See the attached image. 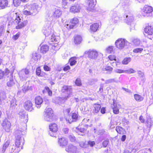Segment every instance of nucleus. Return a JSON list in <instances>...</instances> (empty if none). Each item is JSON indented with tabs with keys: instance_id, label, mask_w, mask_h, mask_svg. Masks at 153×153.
Instances as JSON below:
<instances>
[{
	"instance_id": "f257e3e1",
	"label": "nucleus",
	"mask_w": 153,
	"mask_h": 153,
	"mask_svg": "<svg viewBox=\"0 0 153 153\" xmlns=\"http://www.w3.org/2000/svg\"><path fill=\"white\" fill-rule=\"evenodd\" d=\"M26 128L25 126L23 128H21L19 129H17L15 132L16 137L15 141V146H13L12 148L10 153H18L23 149V146L24 143V140L21 135H24L25 134Z\"/></svg>"
},
{
	"instance_id": "f03ea898",
	"label": "nucleus",
	"mask_w": 153,
	"mask_h": 153,
	"mask_svg": "<svg viewBox=\"0 0 153 153\" xmlns=\"http://www.w3.org/2000/svg\"><path fill=\"white\" fill-rule=\"evenodd\" d=\"M25 7L23 13L26 15H35L40 9V7L36 3H33L30 5L27 4Z\"/></svg>"
},
{
	"instance_id": "7ed1b4c3",
	"label": "nucleus",
	"mask_w": 153,
	"mask_h": 153,
	"mask_svg": "<svg viewBox=\"0 0 153 153\" xmlns=\"http://www.w3.org/2000/svg\"><path fill=\"white\" fill-rule=\"evenodd\" d=\"M12 22L15 25H18L16 26V28L17 29H20L26 26L27 23V21L20 22L21 19L17 13H14L13 14Z\"/></svg>"
},
{
	"instance_id": "20e7f679",
	"label": "nucleus",
	"mask_w": 153,
	"mask_h": 153,
	"mask_svg": "<svg viewBox=\"0 0 153 153\" xmlns=\"http://www.w3.org/2000/svg\"><path fill=\"white\" fill-rule=\"evenodd\" d=\"M123 17L124 22L128 25H131L134 20L133 14L128 10L125 11Z\"/></svg>"
},
{
	"instance_id": "39448f33",
	"label": "nucleus",
	"mask_w": 153,
	"mask_h": 153,
	"mask_svg": "<svg viewBox=\"0 0 153 153\" xmlns=\"http://www.w3.org/2000/svg\"><path fill=\"white\" fill-rule=\"evenodd\" d=\"M115 45L117 48L121 50L129 46V43L125 39L120 38L116 41Z\"/></svg>"
},
{
	"instance_id": "423d86ee",
	"label": "nucleus",
	"mask_w": 153,
	"mask_h": 153,
	"mask_svg": "<svg viewBox=\"0 0 153 153\" xmlns=\"http://www.w3.org/2000/svg\"><path fill=\"white\" fill-rule=\"evenodd\" d=\"M51 12L50 11L48 14L49 19H48L49 21H52L54 18L57 17H59L62 14V11L58 8H56L55 9V10L51 14Z\"/></svg>"
},
{
	"instance_id": "0eeeda50",
	"label": "nucleus",
	"mask_w": 153,
	"mask_h": 153,
	"mask_svg": "<svg viewBox=\"0 0 153 153\" xmlns=\"http://www.w3.org/2000/svg\"><path fill=\"white\" fill-rule=\"evenodd\" d=\"M53 113L52 109L48 108L46 109L44 115V120L48 122H51L53 120Z\"/></svg>"
},
{
	"instance_id": "6e6552de",
	"label": "nucleus",
	"mask_w": 153,
	"mask_h": 153,
	"mask_svg": "<svg viewBox=\"0 0 153 153\" xmlns=\"http://www.w3.org/2000/svg\"><path fill=\"white\" fill-rule=\"evenodd\" d=\"M49 127L50 130L49 134L51 136L55 137L58 130L57 125L55 123H51L50 124Z\"/></svg>"
},
{
	"instance_id": "1a4fd4ad",
	"label": "nucleus",
	"mask_w": 153,
	"mask_h": 153,
	"mask_svg": "<svg viewBox=\"0 0 153 153\" xmlns=\"http://www.w3.org/2000/svg\"><path fill=\"white\" fill-rule=\"evenodd\" d=\"M30 73L27 69H23L19 72V75L20 79L22 81L26 80L29 76Z\"/></svg>"
},
{
	"instance_id": "9d476101",
	"label": "nucleus",
	"mask_w": 153,
	"mask_h": 153,
	"mask_svg": "<svg viewBox=\"0 0 153 153\" xmlns=\"http://www.w3.org/2000/svg\"><path fill=\"white\" fill-rule=\"evenodd\" d=\"M85 53L88 55L90 59H95L98 56L97 52L94 50L90 49L88 51H86Z\"/></svg>"
},
{
	"instance_id": "9b49d317",
	"label": "nucleus",
	"mask_w": 153,
	"mask_h": 153,
	"mask_svg": "<svg viewBox=\"0 0 153 153\" xmlns=\"http://www.w3.org/2000/svg\"><path fill=\"white\" fill-rule=\"evenodd\" d=\"M78 22L77 18H74L71 20L69 24L67 22H65V26L68 29H71L73 28L75 25Z\"/></svg>"
},
{
	"instance_id": "f8f14e48",
	"label": "nucleus",
	"mask_w": 153,
	"mask_h": 153,
	"mask_svg": "<svg viewBox=\"0 0 153 153\" xmlns=\"http://www.w3.org/2000/svg\"><path fill=\"white\" fill-rule=\"evenodd\" d=\"M66 151L69 153H80L77 150L76 147L71 144H69L65 148Z\"/></svg>"
},
{
	"instance_id": "ddd939ff",
	"label": "nucleus",
	"mask_w": 153,
	"mask_h": 153,
	"mask_svg": "<svg viewBox=\"0 0 153 153\" xmlns=\"http://www.w3.org/2000/svg\"><path fill=\"white\" fill-rule=\"evenodd\" d=\"M87 3L88 4L87 10L89 11L94 12V7L96 3V0H88Z\"/></svg>"
},
{
	"instance_id": "4468645a",
	"label": "nucleus",
	"mask_w": 153,
	"mask_h": 153,
	"mask_svg": "<svg viewBox=\"0 0 153 153\" xmlns=\"http://www.w3.org/2000/svg\"><path fill=\"white\" fill-rule=\"evenodd\" d=\"M111 107L113 110L114 113L117 114L119 113V109L121 107V106L119 104H117L114 100L113 104L111 105Z\"/></svg>"
},
{
	"instance_id": "2eb2a0df",
	"label": "nucleus",
	"mask_w": 153,
	"mask_h": 153,
	"mask_svg": "<svg viewBox=\"0 0 153 153\" xmlns=\"http://www.w3.org/2000/svg\"><path fill=\"white\" fill-rule=\"evenodd\" d=\"M80 4L78 3H75L74 5L71 6L70 8V11L73 13L79 12L81 9Z\"/></svg>"
},
{
	"instance_id": "dca6fc26",
	"label": "nucleus",
	"mask_w": 153,
	"mask_h": 153,
	"mask_svg": "<svg viewBox=\"0 0 153 153\" xmlns=\"http://www.w3.org/2000/svg\"><path fill=\"white\" fill-rule=\"evenodd\" d=\"M2 126L5 131L8 132L11 131V123L7 120H4L2 123Z\"/></svg>"
},
{
	"instance_id": "f3484780",
	"label": "nucleus",
	"mask_w": 153,
	"mask_h": 153,
	"mask_svg": "<svg viewBox=\"0 0 153 153\" xmlns=\"http://www.w3.org/2000/svg\"><path fill=\"white\" fill-rule=\"evenodd\" d=\"M152 11L153 8L152 7L145 6L142 10V13L144 16H148L147 14L151 13Z\"/></svg>"
},
{
	"instance_id": "a211bd4d",
	"label": "nucleus",
	"mask_w": 153,
	"mask_h": 153,
	"mask_svg": "<svg viewBox=\"0 0 153 153\" xmlns=\"http://www.w3.org/2000/svg\"><path fill=\"white\" fill-rule=\"evenodd\" d=\"M119 20V18L117 16V12H114L111 16V18L109 20V22L111 24H113L117 23Z\"/></svg>"
},
{
	"instance_id": "6ab92c4d",
	"label": "nucleus",
	"mask_w": 153,
	"mask_h": 153,
	"mask_svg": "<svg viewBox=\"0 0 153 153\" xmlns=\"http://www.w3.org/2000/svg\"><path fill=\"white\" fill-rule=\"evenodd\" d=\"M19 114L20 118L21 119H24L25 120H23V121L25 123H27V114H26L25 112V111H23L19 112ZM24 125L25 126H26L25 123Z\"/></svg>"
},
{
	"instance_id": "aec40b11",
	"label": "nucleus",
	"mask_w": 153,
	"mask_h": 153,
	"mask_svg": "<svg viewBox=\"0 0 153 153\" xmlns=\"http://www.w3.org/2000/svg\"><path fill=\"white\" fill-rule=\"evenodd\" d=\"M41 57V56L38 52H33L32 54L31 61H33V63H36L40 59Z\"/></svg>"
},
{
	"instance_id": "412c9836",
	"label": "nucleus",
	"mask_w": 153,
	"mask_h": 153,
	"mask_svg": "<svg viewBox=\"0 0 153 153\" xmlns=\"http://www.w3.org/2000/svg\"><path fill=\"white\" fill-rule=\"evenodd\" d=\"M60 39V37L59 36H55L54 34H52L51 37L50 38V41L54 43V45L53 46L56 47L55 44H57L59 42Z\"/></svg>"
},
{
	"instance_id": "4be33fe9",
	"label": "nucleus",
	"mask_w": 153,
	"mask_h": 153,
	"mask_svg": "<svg viewBox=\"0 0 153 153\" xmlns=\"http://www.w3.org/2000/svg\"><path fill=\"white\" fill-rule=\"evenodd\" d=\"M62 92H67L68 95L67 96H70L71 97V95L72 94V90L70 86H64L63 87L62 89Z\"/></svg>"
},
{
	"instance_id": "5701e85b",
	"label": "nucleus",
	"mask_w": 153,
	"mask_h": 153,
	"mask_svg": "<svg viewBox=\"0 0 153 153\" xmlns=\"http://www.w3.org/2000/svg\"><path fill=\"white\" fill-rule=\"evenodd\" d=\"M70 97V96H65L63 97H57L56 99L55 102L59 105L63 103L65 100Z\"/></svg>"
},
{
	"instance_id": "b1692460",
	"label": "nucleus",
	"mask_w": 153,
	"mask_h": 153,
	"mask_svg": "<svg viewBox=\"0 0 153 153\" xmlns=\"http://www.w3.org/2000/svg\"><path fill=\"white\" fill-rule=\"evenodd\" d=\"M10 108L15 111L17 109L18 106L16 104V101L15 98L13 99L10 102Z\"/></svg>"
},
{
	"instance_id": "393cba45",
	"label": "nucleus",
	"mask_w": 153,
	"mask_h": 153,
	"mask_svg": "<svg viewBox=\"0 0 153 153\" xmlns=\"http://www.w3.org/2000/svg\"><path fill=\"white\" fill-rule=\"evenodd\" d=\"M33 104L30 101H27L25 102L24 107L25 109L29 111H31L33 110Z\"/></svg>"
},
{
	"instance_id": "a878e982",
	"label": "nucleus",
	"mask_w": 153,
	"mask_h": 153,
	"mask_svg": "<svg viewBox=\"0 0 153 153\" xmlns=\"http://www.w3.org/2000/svg\"><path fill=\"white\" fill-rule=\"evenodd\" d=\"M35 101L36 106L37 108H39L41 107V105L43 102V99L40 96L36 97L35 100Z\"/></svg>"
},
{
	"instance_id": "bb28decb",
	"label": "nucleus",
	"mask_w": 153,
	"mask_h": 153,
	"mask_svg": "<svg viewBox=\"0 0 153 153\" xmlns=\"http://www.w3.org/2000/svg\"><path fill=\"white\" fill-rule=\"evenodd\" d=\"M58 143L60 146L63 147L65 146L68 143V140L64 137L59 138Z\"/></svg>"
},
{
	"instance_id": "cd10ccee",
	"label": "nucleus",
	"mask_w": 153,
	"mask_h": 153,
	"mask_svg": "<svg viewBox=\"0 0 153 153\" xmlns=\"http://www.w3.org/2000/svg\"><path fill=\"white\" fill-rule=\"evenodd\" d=\"M146 33L148 35H152L153 34V27L151 25H148L144 29Z\"/></svg>"
},
{
	"instance_id": "c85d7f7f",
	"label": "nucleus",
	"mask_w": 153,
	"mask_h": 153,
	"mask_svg": "<svg viewBox=\"0 0 153 153\" xmlns=\"http://www.w3.org/2000/svg\"><path fill=\"white\" fill-rule=\"evenodd\" d=\"M42 32L46 37L48 36L51 32V27L49 26L47 27H44L42 30Z\"/></svg>"
},
{
	"instance_id": "c756f323",
	"label": "nucleus",
	"mask_w": 153,
	"mask_h": 153,
	"mask_svg": "<svg viewBox=\"0 0 153 153\" xmlns=\"http://www.w3.org/2000/svg\"><path fill=\"white\" fill-rule=\"evenodd\" d=\"M7 97L6 94L4 92L0 93V105L4 103V101L5 100Z\"/></svg>"
},
{
	"instance_id": "7c9ffc66",
	"label": "nucleus",
	"mask_w": 153,
	"mask_h": 153,
	"mask_svg": "<svg viewBox=\"0 0 153 153\" xmlns=\"http://www.w3.org/2000/svg\"><path fill=\"white\" fill-rule=\"evenodd\" d=\"M8 1L7 0H0V9H3L7 6Z\"/></svg>"
},
{
	"instance_id": "2f4dec72",
	"label": "nucleus",
	"mask_w": 153,
	"mask_h": 153,
	"mask_svg": "<svg viewBox=\"0 0 153 153\" xmlns=\"http://www.w3.org/2000/svg\"><path fill=\"white\" fill-rule=\"evenodd\" d=\"M146 123L147 127L150 128L153 124L152 118L149 116L147 115L146 117Z\"/></svg>"
},
{
	"instance_id": "473e14b6",
	"label": "nucleus",
	"mask_w": 153,
	"mask_h": 153,
	"mask_svg": "<svg viewBox=\"0 0 153 153\" xmlns=\"http://www.w3.org/2000/svg\"><path fill=\"white\" fill-rule=\"evenodd\" d=\"M99 27L98 24L97 23H95L91 25L90 26V32H95L97 31Z\"/></svg>"
},
{
	"instance_id": "72a5a7b5",
	"label": "nucleus",
	"mask_w": 153,
	"mask_h": 153,
	"mask_svg": "<svg viewBox=\"0 0 153 153\" xmlns=\"http://www.w3.org/2000/svg\"><path fill=\"white\" fill-rule=\"evenodd\" d=\"M49 50V47L46 45H43L41 47L40 51V52L43 53H46Z\"/></svg>"
},
{
	"instance_id": "f704fd0d",
	"label": "nucleus",
	"mask_w": 153,
	"mask_h": 153,
	"mask_svg": "<svg viewBox=\"0 0 153 153\" xmlns=\"http://www.w3.org/2000/svg\"><path fill=\"white\" fill-rule=\"evenodd\" d=\"M82 41L81 37L79 35H76L74 37V42L76 44L78 45Z\"/></svg>"
},
{
	"instance_id": "c9c22d12",
	"label": "nucleus",
	"mask_w": 153,
	"mask_h": 153,
	"mask_svg": "<svg viewBox=\"0 0 153 153\" xmlns=\"http://www.w3.org/2000/svg\"><path fill=\"white\" fill-rule=\"evenodd\" d=\"M121 82L120 81L117 80L116 78H114L110 79L105 81V84H108L109 83L114 82L118 83V82Z\"/></svg>"
},
{
	"instance_id": "e433bc0d",
	"label": "nucleus",
	"mask_w": 153,
	"mask_h": 153,
	"mask_svg": "<svg viewBox=\"0 0 153 153\" xmlns=\"http://www.w3.org/2000/svg\"><path fill=\"white\" fill-rule=\"evenodd\" d=\"M10 79L9 81L7 82V85L8 87H11L14 84V82L13 76H12V74L10 73Z\"/></svg>"
},
{
	"instance_id": "4c0bfd02",
	"label": "nucleus",
	"mask_w": 153,
	"mask_h": 153,
	"mask_svg": "<svg viewBox=\"0 0 153 153\" xmlns=\"http://www.w3.org/2000/svg\"><path fill=\"white\" fill-rule=\"evenodd\" d=\"M9 74V71L7 69H6L5 73L2 70H0V79H2L4 76Z\"/></svg>"
},
{
	"instance_id": "58836bf2",
	"label": "nucleus",
	"mask_w": 153,
	"mask_h": 153,
	"mask_svg": "<svg viewBox=\"0 0 153 153\" xmlns=\"http://www.w3.org/2000/svg\"><path fill=\"white\" fill-rule=\"evenodd\" d=\"M71 117L72 119L71 121V120H68V122L69 123H71L73 121H75L77 120L78 117V115L77 113H72L71 116Z\"/></svg>"
},
{
	"instance_id": "ea45409f",
	"label": "nucleus",
	"mask_w": 153,
	"mask_h": 153,
	"mask_svg": "<svg viewBox=\"0 0 153 153\" xmlns=\"http://www.w3.org/2000/svg\"><path fill=\"white\" fill-rule=\"evenodd\" d=\"M116 130L118 133L120 134H123L126 133V131L125 129L122 127L120 126L116 127Z\"/></svg>"
},
{
	"instance_id": "a19ab883",
	"label": "nucleus",
	"mask_w": 153,
	"mask_h": 153,
	"mask_svg": "<svg viewBox=\"0 0 153 153\" xmlns=\"http://www.w3.org/2000/svg\"><path fill=\"white\" fill-rule=\"evenodd\" d=\"M36 74L39 76H42L45 75V73L43 71H42L40 67L36 68Z\"/></svg>"
},
{
	"instance_id": "79ce46f5",
	"label": "nucleus",
	"mask_w": 153,
	"mask_h": 153,
	"mask_svg": "<svg viewBox=\"0 0 153 153\" xmlns=\"http://www.w3.org/2000/svg\"><path fill=\"white\" fill-rule=\"evenodd\" d=\"M94 109L93 111V113L94 114H97L101 108V105L100 104H95L94 105Z\"/></svg>"
},
{
	"instance_id": "37998d69",
	"label": "nucleus",
	"mask_w": 153,
	"mask_h": 153,
	"mask_svg": "<svg viewBox=\"0 0 153 153\" xmlns=\"http://www.w3.org/2000/svg\"><path fill=\"white\" fill-rule=\"evenodd\" d=\"M77 58L76 56H74L71 58L69 60L70 62V65L71 66H73L75 65L76 62V60Z\"/></svg>"
},
{
	"instance_id": "c03bdc74",
	"label": "nucleus",
	"mask_w": 153,
	"mask_h": 153,
	"mask_svg": "<svg viewBox=\"0 0 153 153\" xmlns=\"http://www.w3.org/2000/svg\"><path fill=\"white\" fill-rule=\"evenodd\" d=\"M134 97L135 100L137 101H141L143 99V98L142 96L138 94H134Z\"/></svg>"
},
{
	"instance_id": "a18cd8bd",
	"label": "nucleus",
	"mask_w": 153,
	"mask_h": 153,
	"mask_svg": "<svg viewBox=\"0 0 153 153\" xmlns=\"http://www.w3.org/2000/svg\"><path fill=\"white\" fill-rule=\"evenodd\" d=\"M114 47L113 46H109L106 48V51L107 53H114Z\"/></svg>"
},
{
	"instance_id": "49530a36",
	"label": "nucleus",
	"mask_w": 153,
	"mask_h": 153,
	"mask_svg": "<svg viewBox=\"0 0 153 153\" xmlns=\"http://www.w3.org/2000/svg\"><path fill=\"white\" fill-rule=\"evenodd\" d=\"M5 31L4 26L2 25H0V36H3Z\"/></svg>"
},
{
	"instance_id": "de8ad7c7",
	"label": "nucleus",
	"mask_w": 153,
	"mask_h": 153,
	"mask_svg": "<svg viewBox=\"0 0 153 153\" xmlns=\"http://www.w3.org/2000/svg\"><path fill=\"white\" fill-rule=\"evenodd\" d=\"M22 92L23 93H25L28 90H31L32 89V87L31 86L29 87L24 85L22 86Z\"/></svg>"
},
{
	"instance_id": "09e8293b",
	"label": "nucleus",
	"mask_w": 153,
	"mask_h": 153,
	"mask_svg": "<svg viewBox=\"0 0 153 153\" xmlns=\"http://www.w3.org/2000/svg\"><path fill=\"white\" fill-rule=\"evenodd\" d=\"M86 128L87 126L86 125L83 127L79 126L76 128V129L79 130L81 132H84L86 130Z\"/></svg>"
},
{
	"instance_id": "8fccbe9b",
	"label": "nucleus",
	"mask_w": 153,
	"mask_h": 153,
	"mask_svg": "<svg viewBox=\"0 0 153 153\" xmlns=\"http://www.w3.org/2000/svg\"><path fill=\"white\" fill-rule=\"evenodd\" d=\"M113 68L111 66H106L103 68V71H108V74H111L113 70Z\"/></svg>"
},
{
	"instance_id": "3c124183",
	"label": "nucleus",
	"mask_w": 153,
	"mask_h": 153,
	"mask_svg": "<svg viewBox=\"0 0 153 153\" xmlns=\"http://www.w3.org/2000/svg\"><path fill=\"white\" fill-rule=\"evenodd\" d=\"M131 58L130 57H127L124 58L122 62L123 64L124 65L127 64L129 62H130Z\"/></svg>"
},
{
	"instance_id": "603ef678",
	"label": "nucleus",
	"mask_w": 153,
	"mask_h": 153,
	"mask_svg": "<svg viewBox=\"0 0 153 153\" xmlns=\"http://www.w3.org/2000/svg\"><path fill=\"white\" fill-rule=\"evenodd\" d=\"M151 152V149L150 148L143 149L139 151L140 153H149V152Z\"/></svg>"
},
{
	"instance_id": "864d4df0",
	"label": "nucleus",
	"mask_w": 153,
	"mask_h": 153,
	"mask_svg": "<svg viewBox=\"0 0 153 153\" xmlns=\"http://www.w3.org/2000/svg\"><path fill=\"white\" fill-rule=\"evenodd\" d=\"M21 1V0H13L14 6L16 7H17L20 4Z\"/></svg>"
},
{
	"instance_id": "5fc2aeb1",
	"label": "nucleus",
	"mask_w": 153,
	"mask_h": 153,
	"mask_svg": "<svg viewBox=\"0 0 153 153\" xmlns=\"http://www.w3.org/2000/svg\"><path fill=\"white\" fill-rule=\"evenodd\" d=\"M86 143L88 145V146H89L90 147H92L95 144V143L94 141L90 140L88 141H87Z\"/></svg>"
},
{
	"instance_id": "6e6d98bb",
	"label": "nucleus",
	"mask_w": 153,
	"mask_h": 153,
	"mask_svg": "<svg viewBox=\"0 0 153 153\" xmlns=\"http://www.w3.org/2000/svg\"><path fill=\"white\" fill-rule=\"evenodd\" d=\"M136 71L132 68H130L127 70H125V73H126L131 74L134 73Z\"/></svg>"
},
{
	"instance_id": "4d7b16f0",
	"label": "nucleus",
	"mask_w": 153,
	"mask_h": 153,
	"mask_svg": "<svg viewBox=\"0 0 153 153\" xmlns=\"http://www.w3.org/2000/svg\"><path fill=\"white\" fill-rule=\"evenodd\" d=\"M75 83L76 85L77 86H80L82 85L81 79L79 78H77L76 79Z\"/></svg>"
},
{
	"instance_id": "13d9d810",
	"label": "nucleus",
	"mask_w": 153,
	"mask_h": 153,
	"mask_svg": "<svg viewBox=\"0 0 153 153\" xmlns=\"http://www.w3.org/2000/svg\"><path fill=\"white\" fill-rule=\"evenodd\" d=\"M45 89L47 92L49 96H51L52 94V91L48 87H45Z\"/></svg>"
},
{
	"instance_id": "bf43d9fd",
	"label": "nucleus",
	"mask_w": 153,
	"mask_h": 153,
	"mask_svg": "<svg viewBox=\"0 0 153 153\" xmlns=\"http://www.w3.org/2000/svg\"><path fill=\"white\" fill-rule=\"evenodd\" d=\"M86 142L85 141V143L84 142H81L80 143V146L82 147L85 148L88 147V145L86 143Z\"/></svg>"
},
{
	"instance_id": "052dcab7",
	"label": "nucleus",
	"mask_w": 153,
	"mask_h": 153,
	"mask_svg": "<svg viewBox=\"0 0 153 153\" xmlns=\"http://www.w3.org/2000/svg\"><path fill=\"white\" fill-rule=\"evenodd\" d=\"M20 35V32H18L15 35H14L13 36L12 38L14 40H16L19 38Z\"/></svg>"
},
{
	"instance_id": "680f3d73",
	"label": "nucleus",
	"mask_w": 153,
	"mask_h": 153,
	"mask_svg": "<svg viewBox=\"0 0 153 153\" xmlns=\"http://www.w3.org/2000/svg\"><path fill=\"white\" fill-rule=\"evenodd\" d=\"M143 50V49L142 48H137L134 49L133 50V51L135 53H141Z\"/></svg>"
},
{
	"instance_id": "e2e57ef3",
	"label": "nucleus",
	"mask_w": 153,
	"mask_h": 153,
	"mask_svg": "<svg viewBox=\"0 0 153 153\" xmlns=\"http://www.w3.org/2000/svg\"><path fill=\"white\" fill-rule=\"evenodd\" d=\"M115 73L121 74L122 73H125V70H123L119 69H116L114 70Z\"/></svg>"
},
{
	"instance_id": "0e129e2a",
	"label": "nucleus",
	"mask_w": 153,
	"mask_h": 153,
	"mask_svg": "<svg viewBox=\"0 0 153 153\" xmlns=\"http://www.w3.org/2000/svg\"><path fill=\"white\" fill-rule=\"evenodd\" d=\"M108 142L109 140L108 139H107L106 140H104V141L103 142L102 145L104 147H106L107 146L108 143Z\"/></svg>"
},
{
	"instance_id": "69168bd1",
	"label": "nucleus",
	"mask_w": 153,
	"mask_h": 153,
	"mask_svg": "<svg viewBox=\"0 0 153 153\" xmlns=\"http://www.w3.org/2000/svg\"><path fill=\"white\" fill-rule=\"evenodd\" d=\"M108 58L111 61L115 60L116 57L114 55H110L108 56Z\"/></svg>"
},
{
	"instance_id": "338daca9",
	"label": "nucleus",
	"mask_w": 153,
	"mask_h": 153,
	"mask_svg": "<svg viewBox=\"0 0 153 153\" xmlns=\"http://www.w3.org/2000/svg\"><path fill=\"white\" fill-rule=\"evenodd\" d=\"M134 43L136 45H139L140 43V41L139 39H136L134 40Z\"/></svg>"
},
{
	"instance_id": "774afa93",
	"label": "nucleus",
	"mask_w": 153,
	"mask_h": 153,
	"mask_svg": "<svg viewBox=\"0 0 153 153\" xmlns=\"http://www.w3.org/2000/svg\"><path fill=\"white\" fill-rule=\"evenodd\" d=\"M43 68L44 70L46 71H50L51 68L48 66L46 65H44Z\"/></svg>"
}]
</instances>
